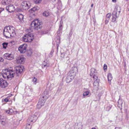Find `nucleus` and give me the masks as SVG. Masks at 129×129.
I'll list each match as a JSON object with an SVG mask.
<instances>
[{
    "label": "nucleus",
    "instance_id": "1",
    "mask_svg": "<svg viewBox=\"0 0 129 129\" xmlns=\"http://www.w3.org/2000/svg\"><path fill=\"white\" fill-rule=\"evenodd\" d=\"M24 69L23 66H19L15 68V70L16 71V73H14L12 70L7 69L3 71L2 74L4 78H11L13 77L15 75L18 76L19 74H20L22 72Z\"/></svg>",
    "mask_w": 129,
    "mask_h": 129
},
{
    "label": "nucleus",
    "instance_id": "2",
    "mask_svg": "<svg viewBox=\"0 0 129 129\" xmlns=\"http://www.w3.org/2000/svg\"><path fill=\"white\" fill-rule=\"evenodd\" d=\"M15 28L11 26L6 27L4 28L3 34L7 38H9L11 36L14 37L16 34Z\"/></svg>",
    "mask_w": 129,
    "mask_h": 129
},
{
    "label": "nucleus",
    "instance_id": "3",
    "mask_svg": "<svg viewBox=\"0 0 129 129\" xmlns=\"http://www.w3.org/2000/svg\"><path fill=\"white\" fill-rule=\"evenodd\" d=\"M28 33L25 34L23 39V40L25 42H31L34 39V36L33 34H31V32L32 30L30 28L27 30Z\"/></svg>",
    "mask_w": 129,
    "mask_h": 129
},
{
    "label": "nucleus",
    "instance_id": "4",
    "mask_svg": "<svg viewBox=\"0 0 129 129\" xmlns=\"http://www.w3.org/2000/svg\"><path fill=\"white\" fill-rule=\"evenodd\" d=\"M41 23L38 19H35L31 23V24L34 25V29L36 30H38L42 28L41 25Z\"/></svg>",
    "mask_w": 129,
    "mask_h": 129
},
{
    "label": "nucleus",
    "instance_id": "5",
    "mask_svg": "<svg viewBox=\"0 0 129 129\" xmlns=\"http://www.w3.org/2000/svg\"><path fill=\"white\" fill-rule=\"evenodd\" d=\"M27 47L26 44H23L19 47L18 48V50L21 53H24L26 51Z\"/></svg>",
    "mask_w": 129,
    "mask_h": 129
},
{
    "label": "nucleus",
    "instance_id": "6",
    "mask_svg": "<svg viewBox=\"0 0 129 129\" xmlns=\"http://www.w3.org/2000/svg\"><path fill=\"white\" fill-rule=\"evenodd\" d=\"M30 4L27 2H23L21 7L24 10H26L28 9L29 8Z\"/></svg>",
    "mask_w": 129,
    "mask_h": 129
},
{
    "label": "nucleus",
    "instance_id": "7",
    "mask_svg": "<svg viewBox=\"0 0 129 129\" xmlns=\"http://www.w3.org/2000/svg\"><path fill=\"white\" fill-rule=\"evenodd\" d=\"M117 8H115L113 12L112 17V21L113 22H115L116 20V18L117 17V16L116 15L117 12H120V11H117Z\"/></svg>",
    "mask_w": 129,
    "mask_h": 129
},
{
    "label": "nucleus",
    "instance_id": "8",
    "mask_svg": "<svg viewBox=\"0 0 129 129\" xmlns=\"http://www.w3.org/2000/svg\"><path fill=\"white\" fill-rule=\"evenodd\" d=\"M38 117L36 115H33L30 116L28 119V122L34 123L38 119Z\"/></svg>",
    "mask_w": 129,
    "mask_h": 129
},
{
    "label": "nucleus",
    "instance_id": "9",
    "mask_svg": "<svg viewBox=\"0 0 129 129\" xmlns=\"http://www.w3.org/2000/svg\"><path fill=\"white\" fill-rule=\"evenodd\" d=\"M47 96V95L43 96L40 99L38 102H40V104L43 106L46 101V100L48 98Z\"/></svg>",
    "mask_w": 129,
    "mask_h": 129
},
{
    "label": "nucleus",
    "instance_id": "10",
    "mask_svg": "<svg viewBox=\"0 0 129 129\" xmlns=\"http://www.w3.org/2000/svg\"><path fill=\"white\" fill-rule=\"evenodd\" d=\"M4 56L5 58L9 60H12L14 58L12 54L7 53L5 54L4 55Z\"/></svg>",
    "mask_w": 129,
    "mask_h": 129
},
{
    "label": "nucleus",
    "instance_id": "11",
    "mask_svg": "<svg viewBox=\"0 0 129 129\" xmlns=\"http://www.w3.org/2000/svg\"><path fill=\"white\" fill-rule=\"evenodd\" d=\"M6 9L9 12L11 13L13 12L15 10L14 7L12 5H10L6 7Z\"/></svg>",
    "mask_w": 129,
    "mask_h": 129
},
{
    "label": "nucleus",
    "instance_id": "12",
    "mask_svg": "<svg viewBox=\"0 0 129 129\" xmlns=\"http://www.w3.org/2000/svg\"><path fill=\"white\" fill-rule=\"evenodd\" d=\"M24 61V58L22 56H19L17 59V62L19 64L23 63Z\"/></svg>",
    "mask_w": 129,
    "mask_h": 129
},
{
    "label": "nucleus",
    "instance_id": "13",
    "mask_svg": "<svg viewBox=\"0 0 129 129\" xmlns=\"http://www.w3.org/2000/svg\"><path fill=\"white\" fill-rule=\"evenodd\" d=\"M0 84V87L1 88H4L7 86L8 83L6 81L4 80L3 79Z\"/></svg>",
    "mask_w": 129,
    "mask_h": 129
},
{
    "label": "nucleus",
    "instance_id": "14",
    "mask_svg": "<svg viewBox=\"0 0 129 129\" xmlns=\"http://www.w3.org/2000/svg\"><path fill=\"white\" fill-rule=\"evenodd\" d=\"M118 107L120 109H121L122 107V105L123 103V101L120 99H119L118 102Z\"/></svg>",
    "mask_w": 129,
    "mask_h": 129
},
{
    "label": "nucleus",
    "instance_id": "15",
    "mask_svg": "<svg viewBox=\"0 0 129 129\" xmlns=\"http://www.w3.org/2000/svg\"><path fill=\"white\" fill-rule=\"evenodd\" d=\"M12 1L10 0H3L2 2V4L5 5H7L11 3Z\"/></svg>",
    "mask_w": 129,
    "mask_h": 129
},
{
    "label": "nucleus",
    "instance_id": "16",
    "mask_svg": "<svg viewBox=\"0 0 129 129\" xmlns=\"http://www.w3.org/2000/svg\"><path fill=\"white\" fill-rule=\"evenodd\" d=\"M83 128V125L82 123L79 122L78 123L75 127L76 129H82Z\"/></svg>",
    "mask_w": 129,
    "mask_h": 129
},
{
    "label": "nucleus",
    "instance_id": "17",
    "mask_svg": "<svg viewBox=\"0 0 129 129\" xmlns=\"http://www.w3.org/2000/svg\"><path fill=\"white\" fill-rule=\"evenodd\" d=\"M99 80H95L93 84L95 88H98L99 86Z\"/></svg>",
    "mask_w": 129,
    "mask_h": 129
},
{
    "label": "nucleus",
    "instance_id": "18",
    "mask_svg": "<svg viewBox=\"0 0 129 129\" xmlns=\"http://www.w3.org/2000/svg\"><path fill=\"white\" fill-rule=\"evenodd\" d=\"M107 78L108 79V80L109 82V84H111V81L112 80V75L111 73H109L108 74L107 76Z\"/></svg>",
    "mask_w": 129,
    "mask_h": 129
},
{
    "label": "nucleus",
    "instance_id": "19",
    "mask_svg": "<svg viewBox=\"0 0 129 129\" xmlns=\"http://www.w3.org/2000/svg\"><path fill=\"white\" fill-rule=\"evenodd\" d=\"M96 70L94 69H92L91 70L90 76H91L93 75L94 74H96V73L95 72Z\"/></svg>",
    "mask_w": 129,
    "mask_h": 129
},
{
    "label": "nucleus",
    "instance_id": "20",
    "mask_svg": "<svg viewBox=\"0 0 129 129\" xmlns=\"http://www.w3.org/2000/svg\"><path fill=\"white\" fill-rule=\"evenodd\" d=\"M77 72V68L76 67H74L73 68L72 71H71V73H73V75L75 76L76 73Z\"/></svg>",
    "mask_w": 129,
    "mask_h": 129
},
{
    "label": "nucleus",
    "instance_id": "21",
    "mask_svg": "<svg viewBox=\"0 0 129 129\" xmlns=\"http://www.w3.org/2000/svg\"><path fill=\"white\" fill-rule=\"evenodd\" d=\"M72 79L70 78L69 76H67L66 78V82L67 83H69L72 81Z\"/></svg>",
    "mask_w": 129,
    "mask_h": 129
},
{
    "label": "nucleus",
    "instance_id": "22",
    "mask_svg": "<svg viewBox=\"0 0 129 129\" xmlns=\"http://www.w3.org/2000/svg\"><path fill=\"white\" fill-rule=\"evenodd\" d=\"M13 112V111L12 109H10L8 110H7L6 112L8 114H11Z\"/></svg>",
    "mask_w": 129,
    "mask_h": 129
},
{
    "label": "nucleus",
    "instance_id": "23",
    "mask_svg": "<svg viewBox=\"0 0 129 129\" xmlns=\"http://www.w3.org/2000/svg\"><path fill=\"white\" fill-rule=\"evenodd\" d=\"M37 10V7H34L29 10V11L31 13H33Z\"/></svg>",
    "mask_w": 129,
    "mask_h": 129
},
{
    "label": "nucleus",
    "instance_id": "24",
    "mask_svg": "<svg viewBox=\"0 0 129 129\" xmlns=\"http://www.w3.org/2000/svg\"><path fill=\"white\" fill-rule=\"evenodd\" d=\"M11 96H8L4 100H2V102H3L4 101L5 102H8L9 101V100L10 99V97Z\"/></svg>",
    "mask_w": 129,
    "mask_h": 129
},
{
    "label": "nucleus",
    "instance_id": "25",
    "mask_svg": "<svg viewBox=\"0 0 129 129\" xmlns=\"http://www.w3.org/2000/svg\"><path fill=\"white\" fill-rule=\"evenodd\" d=\"M3 48L6 49L8 45V43L7 42H4L2 44Z\"/></svg>",
    "mask_w": 129,
    "mask_h": 129
},
{
    "label": "nucleus",
    "instance_id": "26",
    "mask_svg": "<svg viewBox=\"0 0 129 129\" xmlns=\"http://www.w3.org/2000/svg\"><path fill=\"white\" fill-rule=\"evenodd\" d=\"M49 12L47 11L44 12L43 13V15L46 17H47L49 15Z\"/></svg>",
    "mask_w": 129,
    "mask_h": 129
},
{
    "label": "nucleus",
    "instance_id": "27",
    "mask_svg": "<svg viewBox=\"0 0 129 129\" xmlns=\"http://www.w3.org/2000/svg\"><path fill=\"white\" fill-rule=\"evenodd\" d=\"M89 91H86L84 92L83 93V96H84L83 98H85V96L89 94Z\"/></svg>",
    "mask_w": 129,
    "mask_h": 129
},
{
    "label": "nucleus",
    "instance_id": "28",
    "mask_svg": "<svg viewBox=\"0 0 129 129\" xmlns=\"http://www.w3.org/2000/svg\"><path fill=\"white\" fill-rule=\"evenodd\" d=\"M31 125L30 123L27 124L26 127V129H31Z\"/></svg>",
    "mask_w": 129,
    "mask_h": 129
},
{
    "label": "nucleus",
    "instance_id": "29",
    "mask_svg": "<svg viewBox=\"0 0 129 129\" xmlns=\"http://www.w3.org/2000/svg\"><path fill=\"white\" fill-rule=\"evenodd\" d=\"M18 18L20 20H22L23 18V16L22 14H20Z\"/></svg>",
    "mask_w": 129,
    "mask_h": 129
},
{
    "label": "nucleus",
    "instance_id": "30",
    "mask_svg": "<svg viewBox=\"0 0 129 129\" xmlns=\"http://www.w3.org/2000/svg\"><path fill=\"white\" fill-rule=\"evenodd\" d=\"M42 106H43L40 104V102H38L37 105V107L38 109H40Z\"/></svg>",
    "mask_w": 129,
    "mask_h": 129
},
{
    "label": "nucleus",
    "instance_id": "31",
    "mask_svg": "<svg viewBox=\"0 0 129 129\" xmlns=\"http://www.w3.org/2000/svg\"><path fill=\"white\" fill-rule=\"evenodd\" d=\"M33 53V51L32 50H30L28 51L27 55L28 56H30Z\"/></svg>",
    "mask_w": 129,
    "mask_h": 129
},
{
    "label": "nucleus",
    "instance_id": "32",
    "mask_svg": "<svg viewBox=\"0 0 129 129\" xmlns=\"http://www.w3.org/2000/svg\"><path fill=\"white\" fill-rule=\"evenodd\" d=\"M111 16V13H108L106 15V18L108 19L109 20Z\"/></svg>",
    "mask_w": 129,
    "mask_h": 129
},
{
    "label": "nucleus",
    "instance_id": "33",
    "mask_svg": "<svg viewBox=\"0 0 129 129\" xmlns=\"http://www.w3.org/2000/svg\"><path fill=\"white\" fill-rule=\"evenodd\" d=\"M96 74H94L93 75H92V76H93V78L95 80H99L98 79V77L96 75Z\"/></svg>",
    "mask_w": 129,
    "mask_h": 129
},
{
    "label": "nucleus",
    "instance_id": "34",
    "mask_svg": "<svg viewBox=\"0 0 129 129\" xmlns=\"http://www.w3.org/2000/svg\"><path fill=\"white\" fill-rule=\"evenodd\" d=\"M37 81V78H36L35 77H34L32 81L33 82L34 84H36V82Z\"/></svg>",
    "mask_w": 129,
    "mask_h": 129
},
{
    "label": "nucleus",
    "instance_id": "35",
    "mask_svg": "<svg viewBox=\"0 0 129 129\" xmlns=\"http://www.w3.org/2000/svg\"><path fill=\"white\" fill-rule=\"evenodd\" d=\"M42 0H34V2L36 4H38L40 3Z\"/></svg>",
    "mask_w": 129,
    "mask_h": 129
},
{
    "label": "nucleus",
    "instance_id": "36",
    "mask_svg": "<svg viewBox=\"0 0 129 129\" xmlns=\"http://www.w3.org/2000/svg\"><path fill=\"white\" fill-rule=\"evenodd\" d=\"M4 120L3 117L1 115H0V122H3V120Z\"/></svg>",
    "mask_w": 129,
    "mask_h": 129
},
{
    "label": "nucleus",
    "instance_id": "37",
    "mask_svg": "<svg viewBox=\"0 0 129 129\" xmlns=\"http://www.w3.org/2000/svg\"><path fill=\"white\" fill-rule=\"evenodd\" d=\"M103 68L104 70H106L107 68V65L106 64H105L104 65Z\"/></svg>",
    "mask_w": 129,
    "mask_h": 129
},
{
    "label": "nucleus",
    "instance_id": "38",
    "mask_svg": "<svg viewBox=\"0 0 129 129\" xmlns=\"http://www.w3.org/2000/svg\"><path fill=\"white\" fill-rule=\"evenodd\" d=\"M109 20V19L106 18L105 20V24H107L108 23Z\"/></svg>",
    "mask_w": 129,
    "mask_h": 129
},
{
    "label": "nucleus",
    "instance_id": "39",
    "mask_svg": "<svg viewBox=\"0 0 129 129\" xmlns=\"http://www.w3.org/2000/svg\"><path fill=\"white\" fill-rule=\"evenodd\" d=\"M111 109V107L109 106H108L106 108V110L107 111H109Z\"/></svg>",
    "mask_w": 129,
    "mask_h": 129
},
{
    "label": "nucleus",
    "instance_id": "40",
    "mask_svg": "<svg viewBox=\"0 0 129 129\" xmlns=\"http://www.w3.org/2000/svg\"><path fill=\"white\" fill-rule=\"evenodd\" d=\"M1 123H2V124L4 125L5 124V122L4 121V120H3V122H1Z\"/></svg>",
    "mask_w": 129,
    "mask_h": 129
},
{
    "label": "nucleus",
    "instance_id": "41",
    "mask_svg": "<svg viewBox=\"0 0 129 129\" xmlns=\"http://www.w3.org/2000/svg\"><path fill=\"white\" fill-rule=\"evenodd\" d=\"M4 60L1 57H0V62H2Z\"/></svg>",
    "mask_w": 129,
    "mask_h": 129
},
{
    "label": "nucleus",
    "instance_id": "42",
    "mask_svg": "<svg viewBox=\"0 0 129 129\" xmlns=\"http://www.w3.org/2000/svg\"><path fill=\"white\" fill-rule=\"evenodd\" d=\"M4 10V9L1 8H0V13Z\"/></svg>",
    "mask_w": 129,
    "mask_h": 129
},
{
    "label": "nucleus",
    "instance_id": "43",
    "mask_svg": "<svg viewBox=\"0 0 129 129\" xmlns=\"http://www.w3.org/2000/svg\"><path fill=\"white\" fill-rule=\"evenodd\" d=\"M115 129H122L120 127H116L115 128Z\"/></svg>",
    "mask_w": 129,
    "mask_h": 129
},
{
    "label": "nucleus",
    "instance_id": "44",
    "mask_svg": "<svg viewBox=\"0 0 129 129\" xmlns=\"http://www.w3.org/2000/svg\"><path fill=\"white\" fill-rule=\"evenodd\" d=\"M2 79H3L2 78H0V84H1V81H2Z\"/></svg>",
    "mask_w": 129,
    "mask_h": 129
},
{
    "label": "nucleus",
    "instance_id": "45",
    "mask_svg": "<svg viewBox=\"0 0 129 129\" xmlns=\"http://www.w3.org/2000/svg\"><path fill=\"white\" fill-rule=\"evenodd\" d=\"M2 79H3L2 78H0V84H1V81H2Z\"/></svg>",
    "mask_w": 129,
    "mask_h": 129
},
{
    "label": "nucleus",
    "instance_id": "46",
    "mask_svg": "<svg viewBox=\"0 0 129 129\" xmlns=\"http://www.w3.org/2000/svg\"><path fill=\"white\" fill-rule=\"evenodd\" d=\"M112 1L113 2H115L116 1V0H112Z\"/></svg>",
    "mask_w": 129,
    "mask_h": 129
},
{
    "label": "nucleus",
    "instance_id": "47",
    "mask_svg": "<svg viewBox=\"0 0 129 129\" xmlns=\"http://www.w3.org/2000/svg\"><path fill=\"white\" fill-rule=\"evenodd\" d=\"M93 6V4H92L91 5V7H92Z\"/></svg>",
    "mask_w": 129,
    "mask_h": 129
},
{
    "label": "nucleus",
    "instance_id": "48",
    "mask_svg": "<svg viewBox=\"0 0 129 129\" xmlns=\"http://www.w3.org/2000/svg\"><path fill=\"white\" fill-rule=\"evenodd\" d=\"M43 66H44L43 67H45L46 66V65H43Z\"/></svg>",
    "mask_w": 129,
    "mask_h": 129
},
{
    "label": "nucleus",
    "instance_id": "49",
    "mask_svg": "<svg viewBox=\"0 0 129 129\" xmlns=\"http://www.w3.org/2000/svg\"><path fill=\"white\" fill-rule=\"evenodd\" d=\"M61 25L60 26H59V29H60V26L61 27Z\"/></svg>",
    "mask_w": 129,
    "mask_h": 129
},
{
    "label": "nucleus",
    "instance_id": "50",
    "mask_svg": "<svg viewBox=\"0 0 129 129\" xmlns=\"http://www.w3.org/2000/svg\"><path fill=\"white\" fill-rule=\"evenodd\" d=\"M57 41H58V42H59V41H60V40L59 39H58Z\"/></svg>",
    "mask_w": 129,
    "mask_h": 129
},
{
    "label": "nucleus",
    "instance_id": "51",
    "mask_svg": "<svg viewBox=\"0 0 129 129\" xmlns=\"http://www.w3.org/2000/svg\"><path fill=\"white\" fill-rule=\"evenodd\" d=\"M92 129H95V128L94 127H93L92 128Z\"/></svg>",
    "mask_w": 129,
    "mask_h": 129
},
{
    "label": "nucleus",
    "instance_id": "52",
    "mask_svg": "<svg viewBox=\"0 0 129 129\" xmlns=\"http://www.w3.org/2000/svg\"><path fill=\"white\" fill-rule=\"evenodd\" d=\"M90 11V10H89V11Z\"/></svg>",
    "mask_w": 129,
    "mask_h": 129
},
{
    "label": "nucleus",
    "instance_id": "53",
    "mask_svg": "<svg viewBox=\"0 0 129 129\" xmlns=\"http://www.w3.org/2000/svg\"><path fill=\"white\" fill-rule=\"evenodd\" d=\"M128 10H129V8H128Z\"/></svg>",
    "mask_w": 129,
    "mask_h": 129
}]
</instances>
